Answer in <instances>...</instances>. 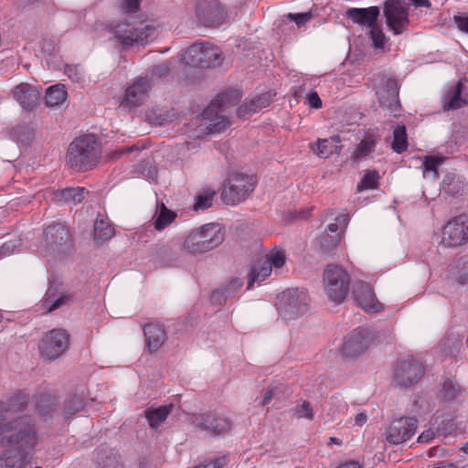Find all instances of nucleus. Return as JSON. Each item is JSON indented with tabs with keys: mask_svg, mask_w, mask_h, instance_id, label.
<instances>
[{
	"mask_svg": "<svg viewBox=\"0 0 468 468\" xmlns=\"http://www.w3.org/2000/svg\"><path fill=\"white\" fill-rule=\"evenodd\" d=\"M101 157V143L92 133L76 137L69 145L66 154L68 165L76 172L92 170Z\"/></svg>",
	"mask_w": 468,
	"mask_h": 468,
	"instance_id": "f257e3e1",
	"label": "nucleus"
},
{
	"mask_svg": "<svg viewBox=\"0 0 468 468\" xmlns=\"http://www.w3.org/2000/svg\"><path fill=\"white\" fill-rule=\"evenodd\" d=\"M225 238L226 231L220 224H204L186 236L184 249L192 255L203 254L218 248Z\"/></svg>",
	"mask_w": 468,
	"mask_h": 468,
	"instance_id": "f03ea898",
	"label": "nucleus"
},
{
	"mask_svg": "<svg viewBox=\"0 0 468 468\" xmlns=\"http://www.w3.org/2000/svg\"><path fill=\"white\" fill-rule=\"evenodd\" d=\"M240 94L237 90H229L218 94L210 104L202 112L203 120H209V133H220L225 130L229 122L227 117L221 115L227 107L239 103Z\"/></svg>",
	"mask_w": 468,
	"mask_h": 468,
	"instance_id": "7ed1b4c3",
	"label": "nucleus"
},
{
	"mask_svg": "<svg viewBox=\"0 0 468 468\" xmlns=\"http://www.w3.org/2000/svg\"><path fill=\"white\" fill-rule=\"evenodd\" d=\"M375 90L379 106L388 110L394 117L401 114L402 107L399 101V85L398 80L388 73L376 75Z\"/></svg>",
	"mask_w": 468,
	"mask_h": 468,
	"instance_id": "20e7f679",
	"label": "nucleus"
},
{
	"mask_svg": "<svg viewBox=\"0 0 468 468\" xmlns=\"http://www.w3.org/2000/svg\"><path fill=\"white\" fill-rule=\"evenodd\" d=\"M257 180L255 176L243 173H232L227 178L221 199L227 205H236L244 201L254 190Z\"/></svg>",
	"mask_w": 468,
	"mask_h": 468,
	"instance_id": "39448f33",
	"label": "nucleus"
},
{
	"mask_svg": "<svg viewBox=\"0 0 468 468\" xmlns=\"http://www.w3.org/2000/svg\"><path fill=\"white\" fill-rule=\"evenodd\" d=\"M223 58L218 47L199 43L190 46L183 56L186 64L198 69L217 68L222 64Z\"/></svg>",
	"mask_w": 468,
	"mask_h": 468,
	"instance_id": "423d86ee",
	"label": "nucleus"
},
{
	"mask_svg": "<svg viewBox=\"0 0 468 468\" xmlns=\"http://www.w3.org/2000/svg\"><path fill=\"white\" fill-rule=\"evenodd\" d=\"M324 289L328 298L336 304L345 301L349 292L350 276L338 265H328L324 272Z\"/></svg>",
	"mask_w": 468,
	"mask_h": 468,
	"instance_id": "0eeeda50",
	"label": "nucleus"
},
{
	"mask_svg": "<svg viewBox=\"0 0 468 468\" xmlns=\"http://www.w3.org/2000/svg\"><path fill=\"white\" fill-rule=\"evenodd\" d=\"M309 297L305 290L298 288L282 292L279 302V312L285 320H294L308 311Z\"/></svg>",
	"mask_w": 468,
	"mask_h": 468,
	"instance_id": "6e6552de",
	"label": "nucleus"
},
{
	"mask_svg": "<svg viewBox=\"0 0 468 468\" xmlns=\"http://www.w3.org/2000/svg\"><path fill=\"white\" fill-rule=\"evenodd\" d=\"M192 424L195 428L205 431L209 437L223 436L227 434L232 427L230 419L213 410L194 414Z\"/></svg>",
	"mask_w": 468,
	"mask_h": 468,
	"instance_id": "1a4fd4ad",
	"label": "nucleus"
},
{
	"mask_svg": "<svg viewBox=\"0 0 468 468\" xmlns=\"http://www.w3.org/2000/svg\"><path fill=\"white\" fill-rule=\"evenodd\" d=\"M69 335L64 329H52L46 333L38 344L42 357L54 360L62 356L69 348Z\"/></svg>",
	"mask_w": 468,
	"mask_h": 468,
	"instance_id": "9d476101",
	"label": "nucleus"
},
{
	"mask_svg": "<svg viewBox=\"0 0 468 468\" xmlns=\"http://www.w3.org/2000/svg\"><path fill=\"white\" fill-rule=\"evenodd\" d=\"M196 16L204 27H218L226 23L228 13L218 0H198Z\"/></svg>",
	"mask_w": 468,
	"mask_h": 468,
	"instance_id": "9b49d317",
	"label": "nucleus"
},
{
	"mask_svg": "<svg viewBox=\"0 0 468 468\" xmlns=\"http://www.w3.org/2000/svg\"><path fill=\"white\" fill-rule=\"evenodd\" d=\"M383 14L388 28L395 36L407 30L410 24L409 8L401 0H386Z\"/></svg>",
	"mask_w": 468,
	"mask_h": 468,
	"instance_id": "f8f14e48",
	"label": "nucleus"
},
{
	"mask_svg": "<svg viewBox=\"0 0 468 468\" xmlns=\"http://www.w3.org/2000/svg\"><path fill=\"white\" fill-rule=\"evenodd\" d=\"M442 243L451 248L468 244V214H460L444 225Z\"/></svg>",
	"mask_w": 468,
	"mask_h": 468,
	"instance_id": "ddd939ff",
	"label": "nucleus"
},
{
	"mask_svg": "<svg viewBox=\"0 0 468 468\" xmlns=\"http://www.w3.org/2000/svg\"><path fill=\"white\" fill-rule=\"evenodd\" d=\"M425 373L421 362L414 357L399 360L394 366V380L402 388H409L418 383Z\"/></svg>",
	"mask_w": 468,
	"mask_h": 468,
	"instance_id": "4468645a",
	"label": "nucleus"
},
{
	"mask_svg": "<svg viewBox=\"0 0 468 468\" xmlns=\"http://www.w3.org/2000/svg\"><path fill=\"white\" fill-rule=\"evenodd\" d=\"M371 342L372 336L369 329L358 326L346 335L340 352L343 356L354 359L362 355L369 347Z\"/></svg>",
	"mask_w": 468,
	"mask_h": 468,
	"instance_id": "2eb2a0df",
	"label": "nucleus"
},
{
	"mask_svg": "<svg viewBox=\"0 0 468 468\" xmlns=\"http://www.w3.org/2000/svg\"><path fill=\"white\" fill-rule=\"evenodd\" d=\"M46 250L49 253H65L71 247L69 230L61 223L49 225L44 231Z\"/></svg>",
	"mask_w": 468,
	"mask_h": 468,
	"instance_id": "dca6fc26",
	"label": "nucleus"
},
{
	"mask_svg": "<svg viewBox=\"0 0 468 468\" xmlns=\"http://www.w3.org/2000/svg\"><path fill=\"white\" fill-rule=\"evenodd\" d=\"M38 442L37 432H35V441L28 449H20L16 445H8L11 449L5 450L0 456V468H26L30 462L34 450Z\"/></svg>",
	"mask_w": 468,
	"mask_h": 468,
	"instance_id": "f3484780",
	"label": "nucleus"
},
{
	"mask_svg": "<svg viewBox=\"0 0 468 468\" xmlns=\"http://www.w3.org/2000/svg\"><path fill=\"white\" fill-rule=\"evenodd\" d=\"M418 420L411 417H401L394 420L389 428L387 441L391 444H400L410 440L416 432Z\"/></svg>",
	"mask_w": 468,
	"mask_h": 468,
	"instance_id": "a211bd4d",
	"label": "nucleus"
},
{
	"mask_svg": "<svg viewBox=\"0 0 468 468\" xmlns=\"http://www.w3.org/2000/svg\"><path fill=\"white\" fill-rule=\"evenodd\" d=\"M151 88V80L147 76L138 77L133 83L126 89L121 105L129 108L141 106L147 98Z\"/></svg>",
	"mask_w": 468,
	"mask_h": 468,
	"instance_id": "6ab92c4d",
	"label": "nucleus"
},
{
	"mask_svg": "<svg viewBox=\"0 0 468 468\" xmlns=\"http://www.w3.org/2000/svg\"><path fill=\"white\" fill-rule=\"evenodd\" d=\"M352 295L356 304L365 311L373 314L383 311V306L376 299L369 283L364 281L356 282L353 287Z\"/></svg>",
	"mask_w": 468,
	"mask_h": 468,
	"instance_id": "aec40b11",
	"label": "nucleus"
},
{
	"mask_svg": "<svg viewBox=\"0 0 468 468\" xmlns=\"http://www.w3.org/2000/svg\"><path fill=\"white\" fill-rule=\"evenodd\" d=\"M380 15L378 6L373 5L366 8L350 7L346 12V16L354 24L368 28L377 26Z\"/></svg>",
	"mask_w": 468,
	"mask_h": 468,
	"instance_id": "412c9836",
	"label": "nucleus"
},
{
	"mask_svg": "<svg viewBox=\"0 0 468 468\" xmlns=\"http://www.w3.org/2000/svg\"><path fill=\"white\" fill-rule=\"evenodd\" d=\"M468 104V92L463 80L449 88L444 98L442 108L444 111H455Z\"/></svg>",
	"mask_w": 468,
	"mask_h": 468,
	"instance_id": "4be33fe9",
	"label": "nucleus"
},
{
	"mask_svg": "<svg viewBox=\"0 0 468 468\" xmlns=\"http://www.w3.org/2000/svg\"><path fill=\"white\" fill-rule=\"evenodd\" d=\"M12 94L20 106L26 110H33L39 99L38 90L26 82L16 86L12 90Z\"/></svg>",
	"mask_w": 468,
	"mask_h": 468,
	"instance_id": "5701e85b",
	"label": "nucleus"
},
{
	"mask_svg": "<svg viewBox=\"0 0 468 468\" xmlns=\"http://www.w3.org/2000/svg\"><path fill=\"white\" fill-rule=\"evenodd\" d=\"M145 344L149 353L157 351L166 341V333L159 324L148 323L144 326Z\"/></svg>",
	"mask_w": 468,
	"mask_h": 468,
	"instance_id": "b1692460",
	"label": "nucleus"
},
{
	"mask_svg": "<svg viewBox=\"0 0 468 468\" xmlns=\"http://www.w3.org/2000/svg\"><path fill=\"white\" fill-rule=\"evenodd\" d=\"M93 455L98 468H123L120 454L113 449L100 446Z\"/></svg>",
	"mask_w": 468,
	"mask_h": 468,
	"instance_id": "393cba45",
	"label": "nucleus"
},
{
	"mask_svg": "<svg viewBox=\"0 0 468 468\" xmlns=\"http://www.w3.org/2000/svg\"><path fill=\"white\" fill-rule=\"evenodd\" d=\"M341 137L335 134L325 139H319L316 147L312 146V150L321 158H328L334 154H339L342 149Z\"/></svg>",
	"mask_w": 468,
	"mask_h": 468,
	"instance_id": "a878e982",
	"label": "nucleus"
},
{
	"mask_svg": "<svg viewBox=\"0 0 468 468\" xmlns=\"http://www.w3.org/2000/svg\"><path fill=\"white\" fill-rule=\"evenodd\" d=\"M72 299V295L67 292H58L57 288L50 286L42 300V306L47 309V312L55 311Z\"/></svg>",
	"mask_w": 468,
	"mask_h": 468,
	"instance_id": "bb28decb",
	"label": "nucleus"
},
{
	"mask_svg": "<svg viewBox=\"0 0 468 468\" xmlns=\"http://www.w3.org/2000/svg\"><path fill=\"white\" fill-rule=\"evenodd\" d=\"M139 27L140 24L120 23L115 27V37L121 40L124 46L139 45Z\"/></svg>",
	"mask_w": 468,
	"mask_h": 468,
	"instance_id": "cd10ccee",
	"label": "nucleus"
},
{
	"mask_svg": "<svg viewBox=\"0 0 468 468\" xmlns=\"http://www.w3.org/2000/svg\"><path fill=\"white\" fill-rule=\"evenodd\" d=\"M465 186L464 178L455 173H447L441 182L442 191L452 197L462 196Z\"/></svg>",
	"mask_w": 468,
	"mask_h": 468,
	"instance_id": "c85d7f7f",
	"label": "nucleus"
},
{
	"mask_svg": "<svg viewBox=\"0 0 468 468\" xmlns=\"http://www.w3.org/2000/svg\"><path fill=\"white\" fill-rule=\"evenodd\" d=\"M450 276L460 285H468V255L454 260L449 266Z\"/></svg>",
	"mask_w": 468,
	"mask_h": 468,
	"instance_id": "c756f323",
	"label": "nucleus"
},
{
	"mask_svg": "<svg viewBox=\"0 0 468 468\" xmlns=\"http://www.w3.org/2000/svg\"><path fill=\"white\" fill-rule=\"evenodd\" d=\"M378 143V138L374 134L367 133L365 138L356 146L351 154V161L358 163L366 159L370 154L375 151Z\"/></svg>",
	"mask_w": 468,
	"mask_h": 468,
	"instance_id": "7c9ffc66",
	"label": "nucleus"
},
{
	"mask_svg": "<svg viewBox=\"0 0 468 468\" xmlns=\"http://www.w3.org/2000/svg\"><path fill=\"white\" fill-rule=\"evenodd\" d=\"M173 405L160 406L156 409H147L144 411V417L146 418L149 426L152 429H157L168 417L171 412Z\"/></svg>",
	"mask_w": 468,
	"mask_h": 468,
	"instance_id": "2f4dec72",
	"label": "nucleus"
},
{
	"mask_svg": "<svg viewBox=\"0 0 468 468\" xmlns=\"http://www.w3.org/2000/svg\"><path fill=\"white\" fill-rule=\"evenodd\" d=\"M68 92L63 84H56L46 90L45 102L48 107H55L63 103Z\"/></svg>",
	"mask_w": 468,
	"mask_h": 468,
	"instance_id": "473e14b6",
	"label": "nucleus"
},
{
	"mask_svg": "<svg viewBox=\"0 0 468 468\" xmlns=\"http://www.w3.org/2000/svg\"><path fill=\"white\" fill-rule=\"evenodd\" d=\"M271 273V268L269 263L263 261L262 263L258 262L251 266L250 271L248 274L249 282L247 290H250L254 282H261Z\"/></svg>",
	"mask_w": 468,
	"mask_h": 468,
	"instance_id": "72a5a7b5",
	"label": "nucleus"
},
{
	"mask_svg": "<svg viewBox=\"0 0 468 468\" xmlns=\"http://www.w3.org/2000/svg\"><path fill=\"white\" fill-rule=\"evenodd\" d=\"M86 405L83 397L77 394H69L63 401L62 410L66 419L82 410Z\"/></svg>",
	"mask_w": 468,
	"mask_h": 468,
	"instance_id": "f704fd0d",
	"label": "nucleus"
},
{
	"mask_svg": "<svg viewBox=\"0 0 468 468\" xmlns=\"http://www.w3.org/2000/svg\"><path fill=\"white\" fill-rule=\"evenodd\" d=\"M84 187H66L64 189L58 190L55 197L58 201L76 205L84 199Z\"/></svg>",
	"mask_w": 468,
	"mask_h": 468,
	"instance_id": "c9c22d12",
	"label": "nucleus"
},
{
	"mask_svg": "<svg viewBox=\"0 0 468 468\" xmlns=\"http://www.w3.org/2000/svg\"><path fill=\"white\" fill-rule=\"evenodd\" d=\"M114 234V229L112 224L103 218H97L93 227V239L96 241H106Z\"/></svg>",
	"mask_w": 468,
	"mask_h": 468,
	"instance_id": "e433bc0d",
	"label": "nucleus"
},
{
	"mask_svg": "<svg viewBox=\"0 0 468 468\" xmlns=\"http://www.w3.org/2000/svg\"><path fill=\"white\" fill-rule=\"evenodd\" d=\"M441 393L442 400L449 402L462 397L464 389L456 380L447 378L442 384Z\"/></svg>",
	"mask_w": 468,
	"mask_h": 468,
	"instance_id": "4c0bfd02",
	"label": "nucleus"
},
{
	"mask_svg": "<svg viewBox=\"0 0 468 468\" xmlns=\"http://www.w3.org/2000/svg\"><path fill=\"white\" fill-rule=\"evenodd\" d=\"M29 402V395L22 390H19L13 394L7 402H5L6 414L9 411L13 413H19L24 411Z\"/></svg>",
	"mask_w": 468,
	"mask_h": 468,
	"instance_id": "58836bf2",
	"label": "nucleus"
},
{
	"mask_svg": "<svg viewBox=\"0 0 468 468\" xmlns=\"http://www.w3.org/2000/svg\"><path fill=\"white\" fill-rule=\"evenodd\" d=\"M409 146L408 134L404 124H398L393 130V141L391 149L397 154L407 151Z\"/></svg>",
	"mask_w": 468,
	"mask_h": 468,
	"instance_id": "ea45409f",
	"label": "nucleus"
},
{
	"mask_svg": "<svg viewBox=\"0 0 468 468\" xmlns=\"http://www.w3.org/2000/svg\"><path fill=\"white\" fill-rule=\"evenodd\" d=\"M340 240V236L330 235L327 231L323 232L318 238L320 253L324 256L331 255Z\"/></svg>",
	"mask_w": 468,
	"mask_h": 468,
	"instance_id": "a19ab883",
	"label": "nucleus"
},
{
	"mask_svg": "<svg viewBox=\"0 0 468 468\" xmlns=\"http://www.w3.org/2000/svg\"><path fill=\"white\" fill-rule=\"evenodd\" d=\"M58 403V401L56 396L42 393L37 399L36 410L40 415L46 416L56 409Z\"/></svg>",
	"mask_w": 468,
	"mask_h": 468,
	"instance_id": "79ce46f5",
	"label": "nucleus"
},
{
	"mask_svg": "<svg viewBox=\"0 0 468 468\" xmlns=\"http://www.w3.org/2000/svg\"><path fill=\"white\" fill-rule=\"evenodd\" d=\"M176 218V214L174 211L168 209L164 204H161L154 217V225L155 229H165L168 225H170L175 220Z\"/></svg>",
	"mask_w": 468,
	"mask_h": 468,
	"instance_id": "37998d69",
	"label": "nucleus"
},
{
	"mask_svg": "<svg viewBox=\"0 0 468 468\" xmlns=\"http://www.w3.org/2000/svg\"><path fill=\"white\" fill-rule=\"evenodd\" d=\"M154 256L163 265H170L176 260L173 250L166 244L156 245L154 249Z\"/></svg>",
	"mask_w": 468,
	"mask_h": 468,
	"instance_id": "c03bdc74",
	"label": "nucleus"
},
{
	"mask_svg": "<svg viewBox=\"0 0 468 468\" xmlns=\"http://www.w3.org/2000/svg\"><path fill=\"white\" fill-rule=\"evenodd\" d=\"M379 186V176L376 170H367L357 185L359 192L368 189H377Z\"/></svg>",
	"mask_w": 468,
	"mask_h": 468,
	"instance_id": "a18cd8bd",
	"label": "nucleus"
},
{
	"mask_svg": "<svg viewBox=\"0 0 468 468\" xmlns=\"http://www.w3.org/2000/svg\"><path fill=\"white\" fill-rule=\"evenodd\" d=\"M216 192L212 189H205L202 193L197 195L194 209L198 211L211 207Z\"/></svg>",
	"mask_w": 468,
	"mask_h": 468,
	"instance_id": "49530a36",
	"label": "nucleus"
},
{
	"mask_svg": "<svg viewBox=\"0 0 468 468\" xmlns=\"http://www.w3.org/2000/svg\"><path fill=\"white\" fill-rule=\"evenodd\" d=\"M369 38L372 41L373 47L376 49H384L386 43L388 41V38L386 35L384 34L381 27L377 24V26H374L373 27L369 28Z\"/></svg>",
	"mask_w": 468,
	"mask_h": 468,
	"instance_id": "de8ad7c7",
	"label": "nucleus"
},
{
	"mask_svg": "<svg viewBox=\"0 0 468 468\" xmlns=\"http://www.w3.org/2000/svg\"><path fill=\"white\" fill-rule=\"evenodd\" d=\"M443 158L426 155L422 161L423 173L432 172L435 177L439 176L438 166L442 163Z\"/></svg>",
	"mask_w": 468,
	"mask_h": 468,
	"instance_id": "09e8293b",
	"label": "nucleus"
},
{
	"mask_svg": "<svg viewBox=\"0 0 468 468\" xmlns=\"http://www.w3.org/2000/svg\"><path fill=\"white\" fill-rule=\"evenodd\" d=\"M22 245V239L18 236H12L0 247V256L5 257L13 253Z\"/></svg>",
	"mask_w": 468,
	"mask_h": 468,
	"instance_id": "8fccbe9b",
	"label": "nucleus"
},
{
	"mask_svg": "<svg viewBox=\"0 0 468 468\" xmlns=\"http://www.w3.org/2000/svg\"><path fill=\"white\" fill-rule=\"evenodd\" d=\"M349 216L347 214H341L338 215L335 218V222L330 223L327 226V229L325 231L329 232L330 235H337L341 237V230L339 229V226L342 225L343 227H346L348 223Z\"/></svg>",
	"mask_w": 468,
	"mask_h": 468,
	"instance_id": "3c124183",
	"label": "nucleus"
},
{
	"mask_svg": "<svg viewBox=\"0 0 468 468\" xmlns=\"http://www.w3.org/2000/svg\"><path fill=\"white\" fill-rule=\"evenodd\" d=\"M140 39L139 45H144L148 41L154 39L155 37V28L150 25H144V23H140Z\"/></svg>",
	"mask_w": 468,
	"mask_h": 468,
	"instance_id": "603ef678",
	"label": "nucleus"
},
{
	"mask_svg": "<svg viewBox=\"0 0 468 468\" xmlns=\"http://www.w3.org/2000/svg\"><path fill=\"white\" fill-rule=\"evenodd\" d=\"M243 280L239 278L232 279L228 284L221 286L227 297L231 298L236 295L239 289L243 286Z\"/></svg>",
	"mask_w": 468,
	"mask_h": 468,
	"instance_id": "864d4df0",
	"label": "nucleus"
},
{
	"mask_svg": "<svg viewBox=\"0 0 468 468\" xmlns=\"http://www.w3.org/2000/svg\"><path fill=\"white\" fill-rule=\"evenodd\" d=\"M287 17L291 21H293L299 27H301L311 20L313 14L311 11L296 14L289 13Z\"/></svg>",
	"mask_w": 468,
	"mask_h": 468,
	"instance_id": "5fc2aeb1",
	"label": "nucleus"
},
{
	"mask_svg": "<svg viewBox=\"0 0 468 468\" xmlns=\"http://www.w3.org/2000/svg\"><path fill=\"white\" fill-rule=\"evenodd\" d=\"M269 104L270 99L266 94H264L250 101V110L253 111V112H256L261 110L262 108L269 106Z\"/></svg>",
	"mask_w": 468,
	"mask_h": 468,
	"instance_id": "6e6d98bb",
	"label": "nucleus"
},
{
	"mask_svg": "<svg viewBox=\"0 0 468 468\" xmlns=\"http://www.w3.org/2000/svg\"><path fill=\"white\" fill-rule=\"evenodd\" d=\"M64 72L73 81L80 82L82 80L81 69L78 65H66Z\"/></svg>",
	"mask_w": 468,
	"mask_h": 468,
	"instance_id": "4d7b16f0",
	"label": "nucleus"
},
{
	"mask_svg": "<svg viewBox=\"0 0 468 468\" xmlns=\"http://www.w3.org/2000/svg\"><path fill=\"white\" fill-rule=\"evenodd\" d=\"M455 27L462 32L468 34V14L462 13L455 15L452 18Z\"/></svg>",
	"mask_w": 468,
	"mask_h": 468,
	"instance_id": "13d9d810",
	"label": "nucleus"
},
{
	"mask_svg": "<svg viewBox=\"0 0 468 468\" xmlns=\"http://www.w3.org/2000/svg\"><path fill=\"white\" fill-rule=\"evenodd\" d=\"M266 263L271 265V268L273 266L275 268H281L285 263V255L282 251H275L272 253L268 261H265Z\"/></svg>",
	"mask_w": 468,
	"mask_h": 468,
	"instance_id": "bf43d9fd",
	"label": "nucleus"
},
{
	"mask_svg": "<svg viewBox=\"0 0 468 468\" xmlns=\"http://www.w3.org/2000/svg\"><path fill=\"white\" fill-rule=\"evenodd\" d=\"M228 299L222 287L214 290L210 297L211 303L218 305L223 304Z\"/></svg>",
	"mask_w": 468,
	"mask_h": 468,
	"instance_id": "052dcab7",
	"label": "nucleus"
},
{
	"mask_svg": "<svg viewBox=\"0 0 468 468\" xmlns=\"http://www.w3.org/2000/svg\"><path fill=\"white\" fill-rule=\"evenodd\" d=\"M141 0H122V8L127 14H133L139 11Z\"/></svg>",
	"mask_w": 468,
	"mask_h": 468,
	"instance_id": "680f3d73",
	"label": "nucleus"
},
{
	"mask_svg": "<svg viewBox=\"0 0 468 468\" xmlns=\"http://www.w3.org/2000/svg\"><path fill=\"white\" fill-rule=\"evenodd\" d=\"M306 103L314 109H320L323 106L322 100L316 91H311L306 95Z\"/></svg>",
	"mask_w": 468,
	"mask_h": 468,
	"instance_id": "e2e57ef3",
	"label": "nucleus"
},
{
	"mask_svg": "<svg viewBox=\"0 0 468 468\" xmlns=\"http://www.w3.org/2000/svg\"><path fill=\"white\" fill-rule=\"evenodd\" d=\"M298 413L301 417H304L308 420L314 419V411L313 408L311 406V403L309 401H303L301 405L300 409L298 410Z\"/></svg>",
	"mask_w": 468,
	"mask_h": 468,
	"instance_id": "0e129e2a",
	"label": "nucleus"
},
{
	"mask_svg": "<svg viewBox=\"0 0 468 468\" xmlns=\"http://www.w3.org/2000/svg\"><path fill=\"white\" fill-rule=\"evenodd\" d=\"M435 438V432L431 430H426L422 431L417 441L419 443H430Z\"/></svg>",
	"mask_w": 468,
	"mask_h": 468,
	"instance_id": "69168bd1",
	"label": "nucleus"
},
{
	"mask_svg": "<svg viewBox=\"0 0 468 468\" xmlns=\"http://www.w3.org/2000/svg\"><path fill=\"white\" fill-rule=\"evenodd\" d=\"M130 468H152L148 460L145 457H139Z\"/></svg>",
	"mask_w": 468,
	"mask_h": 468,
	"instance_id": "338daca9",
	"label": "nucleus"
},
{
	"mask_svg": "<svg viewBox=\"0 0 468 468\" xmlns=\"http://www.w3.org/2000/svg\"><path fill=\"white\" fill-rule=\"evenodd\" d=\"M250 112H253V111L250 110V104L240 105L237 111L239 118H246Z\"/></svg>",
	"mask_w": 468,
	"mask_h": 468,
	"instance_id": "774afa93",
	"label": "nucleus"
}]
</instances>
